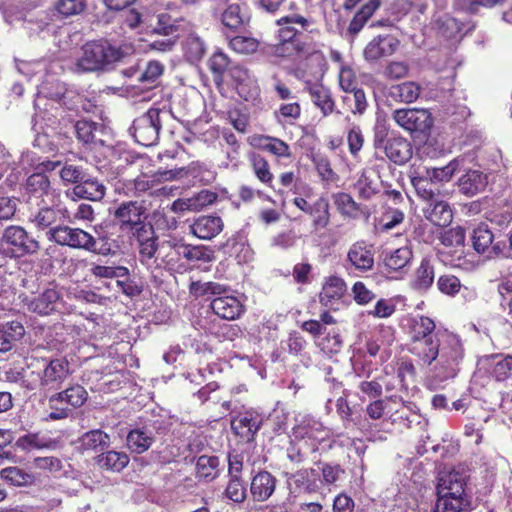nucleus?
Returning a JSON list of instances; mask_svg holds the SVG:
<instances>
[{
	"label": "nucleus",
	"instance_id": "7",
	"mask_svg": "<svg viewBox=\"0 0 512 512\" xmlns=\"http://www.w3.org/2000/svg\"><path fill=\"white\" fill-rule=\"evenodd\" d=\"M150 241H153L155 246L151 257L142 259L138 255L139 262L150 272L163 267L173 269L182 259H185V242L182 239L170 238L159 243L158 236L154 233Z\"/></svg>",
	"mask_w": 512,
	"mask_h": 512
},
{
	"label": "nucleus",
	"instance_id": "56",
	"mask_svg": "<svg viewBox=\"0 0 512 512\" xmlns=\"http://www.w3.org/2000/svg\"><path fill=\"white\" fill-rule=\"evenodd\" d=\"M209 67L215 80H222L223 74L230 68L228 56L222 52H215L209 60Z\"/></svg>",
	"mask_w": 512,
	"mask_h": 512
},
{
	"label": "nucleus",
	"instance_id": "38",
	"mask_svg": "<svg viewBox=\"0 0 512 512\" xmlns=\"http://www.w3.org/2000/svg\"><path fill=\"white\" fill-rule=\"evenodd\" d=\"M412 259V251L408 247H400L394 250L385 251L383 264L391 271L404 269Z\"/></svg>",
	"mask_w": 512,
	"mask_h": 512
},
{
	"label": "nucleus",
	"instance_id": "8",
	"mask_svg": "<svg viewBox=\"0 0 512 512\" xmlns=\"http://www.w3.org/2000/svg\"><path fill=\"white\" fill-rule=\"evenodd\" d=\"M2 253L9 258L32 256L39 252L40 242L19 225L7 226L0 237Z\"/></svg>",
	"mask_w": 512,
	"mask_h": 512
},
{
	"label": "nucleus",
	"instance_id": "63",
	"mask_svg": "<svg viewBox=\"0 0 512 512\" xmlns=\"http://www.w3.org/2000/svg\"><path fill=\"white\" fill-rule=\"evenodd\" d=\"M320 470L322 473V479L319 480L320 484H334L344 474V469L339 464L323 463Z\"/></svg>",
	"mask_w": 512,
	"mask_h": 512
},
{
	"label": "nucleus",
	"instance_id": "48",
	"mask_svg": "<svg viewBox=\"0 0 512 512\" xmlns=\"http://www.w3.org/2000/svg\"><path fill=\"white\" fill-rule=\"evenodd\" d=\"M488 358L494 362L492 376L495 380L504 381L512 375V355L492 354Z\"/></svg>",
	"mask_w": 512,
	"mask_h": 512
},
{
	"label": "nucleus",
	"instance_id": "40",
	"mask_svg": "<svg viewBox=\"0 0 512 512\" xmlns=\"http://www.w3.org/2000/svg\"><path fill=\"white\" fill-rule=\"evenodd\" d=\"M434 277V266L429 259L424 258L415 272V278L412 283L413 288L419 291H426L433 284Z\"/></svg>",
	"mask_w": 512,
	"mask_h": 512
},
{
	"label": "nucleus",
	"instance_id": "1",
	"mask_svg": "<svg viewBox=\"0 0 512 512\" xmlns=\"http://www.w3.org/2000/svg\"><path fill=\"white\" fill-rule=\"evenodd\" d=\"M429 348L431 352L419 359L421 363L430 367L439 381L454 378L465 356L461 339L453 333L444 332Z\"/></svg>",
	"mask_w": 512,
	"mask_h": 512
},
{
	"label": "nucleus",
	"instance_id": "50",
	"mask_svg": "<svg viewBox=\"0 0 512 512\" xmlns=\"http://www.w3.org/2000/svg\"><path fill=\"white\" fill-rule=\"evenodd\" d=\"M248 16L244 13L238 4H232L222 14V23L230 28L237 29L248 21Z\"/></svg>",
	"mask_w": 512,
	"mask_h": 512
},
{
	"label": "nucleus",
	"instance_id": "29",
	"mask_svg": "<svg viewBox=\"0 0 512 512\" xmlns=\"http://www.w3.org/2000/svg\"><path fill=\"white\" fill-rule=\"evenodd\" d=\"M60 299L59 292L55 288H47L38 296L28 301V309L40 315H48L56 309Z\"/></svg>",
	"mask_w": 512,
	"mask_h": 512
},
{
	"label": "nucleus",
	"instance_id": "2",
	"mask_svg": "<svg viewBox=\"0 0 512 512\" xmlns=\"http://www.w3.org/2000/svg\"><path fill=\"white\" fill-rule=\"evenodd\" d=\"M145 213L146 208L142 202L130 200L120 203L113 214L120 230L131 234L137 242L138 255L142 259L150 258L155 247L154 242L150 241L155 230L144 221Z\"/></svg>",
	"mask_w": 512,
	"mask_h": 512
},
{
	"label": "nucleus",
	"instance_id": "20",
	"mask_svg": "<svg viewBox=\"0 0 512 512\" xmlns=\"http://www.w3.org/2000/svg\"><path fill=\"white\" fill-rule=\"evenodd\" d=\"M347 261L359 272H368L374 267V253L372 245L365 241L353 243L347 252Z\"/></svg>",
	"mask_w": 512,
	"mask_h": 512
},
{
	"label": "nucleus",
	"instance_id": "31",
	"mask_svg": "<svg viewBox=\"0 0 512 512\" xmlns=\"http://www.w3.org/2000/svg\"><path fill=\"white\" fill-rule=\"evenodd\" d=\"M154 442L152 430L145 426L131 430L126 437V444L131 452L142 454L147 451Z\"/></svg>",
	"mask_w": 512,
	"mask_h": 512
},
{
	"label": "nucleus",
	"instance_id": "35",
	"mask_svg": "<svg viewBox=\"0 0 512 512\" xmlns=\"http://www.w3.org/2000/svg\"><path fill=\"white\" fill-rule=\"evenodd\" d=\"M422 88L414 81H406L400 84L392 85L388 90V96L398 102L410 104L415 102Z\"/></svg>",
	"mask_w": 512,
	"mask_h": 512
},
{
	"label": "nucleus",
	"instance_id": "44",
	"mask_svg": "<svg viewBox=\"0 0 512 512\" xmlns=\"http://www.w3.org/2000/svg\"><path fill=\"white\" fill-rule=\"evenodd\" d=\"M493 239L494 236L492 232L485 225H479L473 231L472 243L478 253H486L490 252V250H494L497 246L492 245Z\"/></svg>",
	"mask_w": 512,
	"mask_h": 512
},
{
	"label": "nucleus",
	"instance_id": "16",
	"mask_svg": "<svg viewBox=\"0 0 512 512\" xmlns=\"http://www.w3.org/2000/svg\"><path fill=\"white\" fill-rule=\"evenodd\" d=\"M276 23L280 26L278 31L279 41L283 45L291 44L296 50L300 51L301 48L297 41L300 32L294 25H299L303 30L308 31L310 25L313 24V20L296 13H290L279 18Z\"/></svg>",
	"mask_w": 512,
	"mask_h": 512
},
{
	"label": "nucleus",
	"instance_id": "52",
	"mask_svg": "<svg viewBox=\"0 0 512 512\" xmlns=\"http://www.w3.org/2000/svg\"><path fill=\"white\" fill-rule=\"evenodd\" d=\"M163 71L164 65L162 63L156 60L149 61L145 69L140 71L137 80L146 86H153L163 74Z\"/></svg>",
	"mask_w": 512,
	"mask_h": 512
},
{
	"label": "nucleus",
	"instance_id": "62",
	"mask_svg": "<svg viewBox=\"0 0 512 512\" xmlns=\"http://www.w3.org/2000/svg\"><path fill=\"white\" fill-rule=\"evenodd\" d=\"M85 6L84 0H59L55 8L60 15L69 17L80 14L85 9Z\"/></svg>",
	"mask_w": 512,
	"mask_h": 512
},
{
	"label": "nucleus",
	"instance_id": "26",
	"mask_svg": "<svg viewBox=\"0 0 512 512\" xmlns=\"http://www.w3.org/2000/svg\"><path fill=\"white\" fill-rule=\"evenodd\" d=\"M277 479L268 471H259L251 479L250 493L254 501L264 502L275 492Z\"/></svg>",
	"mask_w": 512,
	"mask_h": 512
},
{
	"label": "nucleus",
	"instance_id": "10",
	"mask_svg": "<svg viewBox=\"0 0 512 512\" xmlns=\"http://www.w3.org/2000/svg\"><path fill=\"white\" fill-rule=\"evenodd\" d=\"M441 243L444 248L439 253L445 263L462 269L472 267V262L466 259L465 230L462 227L446 230L441 236Z\"/></svg>",
	"mask_w": 512,
	"mask_h": 512
},
{
	"label": "nucleus",
	"instance_id": "13",
	"mask_svg": "<svg viewBox=\"0 0 512 512\" xmlns=\"http://www.w3.org/2000/svg\"><path fill=\"white\" fill-rule=\"evenodd\" d=\"M392 119L405 131L413 134H425L433 126V118L427 109L401 108L392 113Z\"/></svg>",
	"mask_w": 512,
	"mask_h": 512
},
{
	"label": "nucleus",
	"instance_id": "14",
	"mask_svg": "<svg viewBox=\"0 0 512 512\" xmlns=\"http://www.w3.org/2000/svg\"><path fill=\"white\" fill-rule=\"evenodd\" d=\"M42 389L57 390L72 374L71 366L66 358L43 360V367L36 372Z\"/></svg>",
	"mask_w": 512,
	"mask_h": 512
},
{
	"label": "nucleus",
	"instance_id": "12",
	"mask_svg": "<svg viewBox=\"0 0 512 512\" xmlns=\"http://www.w3.org/2000/svg\"><path fill=\"white\" fill-rule=\"evenodd\" d=\"M160 113V109L150 108L133 121L130 130L137 143L149 147L158 142L161 130Z\"/></svg>",
	"mask_w": 512,
	"mask_h": 512
},
{
	"label": "nucleus",
	"instance_id": "9",
	"mask_svg": "<svg viewBox=\"0 0 512 512\" xmlns=\"http://www.w3.org/2000/svg\"><path fill=\"white\" fill-rule=\"evenodd\" d=\"M190 23L182 17H176L171 13L163 12L157 15V22L153 26V32L164 38L152 41L151 49L160 52L171 51L181 36V33L188 30Z\"/></svg>",
	"mask_w": 512,
	"mask_h": 512
},
{
	"label": "nucleus",
	"instance_id": "28",
	"mask_svg": "<svg viewBox=\"0 0 512 512\" xmlns=\"http://www.w3.org/2000/svg\"><path fill=\"white\" fill-rule=\"evenodd\" d=\"M304 84V89L310 94L314 105L321 110L324 116L330 115L335 107L330 90L319 82L306 80Z\"/></svg>",
	"mask_w": 512,
	"mask_h": 512
},
{
	"label": "nucleus",
	"instance_id": "24",
	"mask_svg": "<svg viewBox=\"0 0 512 512\" xmlns=\"http://www.w3.org/2000/svg\"><path fill=\"white\" fill-rule=\"evenodd\" d=\"M345 292V281L340 277L331 276L323 284L322 290L319 294V301L323 306L337 310L338 304Z\"/></svg>",
	"mask_w": 512,
	"mask_h": 512
},
{
	"label": "nucleus",
	"instance_id": "43",
	"mask_svg": "<svg viewBox=\"0 0 512 512\" xmlns=\"http://www.w3.org/2000/svg\"><path fill=\"white\" fill-rule=\"evenodd\" d=\"M309 216L312 218L313 227L315 230L327 227L330 223L328 200L321 197L312 203V209L309 213Z\"/></svg>",
	"mask_w": 512,
	"mask_h": 512
},
{
	"label": "nucleus",
	"instance_id": "18",
	"mask_svg": "<svg viewBox=\"0 0 512 512\" xmlns=\"http://www.w3.org/2000/svg\"><path fill=\"white\" fill-rule=\"evenodd\" d=\"M422 212L425 219L439 227L448 226L453 219L452 209L443 196L425 201Z\"/></svg>",
	"mask_w": 512,
	"mask_h": 512
},
{
	"label": "nucleus",
	"instance_id": "55",
	"mask_svg": "<svg viewBox=\"0 0 512 512\" xmlns=\"http://www.w3.org/2000/svg\"><path fill=\"white\" fill-rule=\"evenodd\" d=\"M278 122L293 123L301 115V107L298 102L281 104L274 112Z\"/></svg>",
	"mask_w": 512,
	"mask_h": 512
},
{
	"label": "nucleus",
	"instance_id": "30",
	"mask_svg": "<svg viewBox=\"0 0 512 512\" xmlns=\"http://www.w3.org/2000/svg\"><path fill=\"white\" fill-rule=\"evenodd\" d=\"M24 334L25 328L18 321L0 323V353L10 351Z\"/></svg>",
	"mask_w": 512,
	"mask_h": 512
},
{
	"label": "nucleus",
	"instance_id": "17",
	"mask_svg": "<svg viewBox=\"0 0 512 512\" xmlns=\"http://www.w3.org/2000/svg\"><path fill=\"white\" fill-rule=\"evenodd\" d=\"M318 472L313 468L300 469L286 474V482L290 494H313L320 490Z\"/></svg>",
	"mask_w": 512,
	"mask_h": 512
},
{
	"label": "nucleus",
	"instance_id": "49",
	"mask_svg": "<svg viewBox=\"0 0 512 512\" xmlns=\"http://www.w3.org/2000/svg\"><path fill=\"white\" fill-rule=\"evenodd\" d=\"M183 50L190 62H196L204 56L206 48L201 38L192 33L184 41Z\"/></svg>",
	"mask_w": 512,
	"mask_h": 512
},
{
	"label": "nucleus",
	"instance_id": "51",
	"mask_svg": "<svg viewBox=\"0 0 512 512\" xmlns=\"http://www.w3.org/2000/svg\"><path fill=\"white\" fill-rule=\"evenodd\" d=\"M58 393L63 396L72 409L83 406L88 399L86 389L79 384L72 385Z\"/></svg>",
	"mask_w": 512,
	"mask_h": 512
},
{
	"label": "nucleus",
	"instance_id": "46",
	"mask_svg": "<svg viewBox=\"0 0 512 512\" xmlns=\"http://www.w3.org/2000/svg\"><path fill=\"white\" fill-rule=\"evenodd\" d=\"M249 161L257 179L260 182L271 186L274 176L270 171V165L268 161L263 156L256 153L249 154Z\"/></svg>",
	"mask_w": 512,
	"mask_h": 512
},
{
	"label": "nucleus",
	"instance_id": "34",
	"mask_svg": "<svg viewBox=\"0 0 512 512\" xmlns=\"http://www.w3.org/2000/svg\"><path fill=\"white\" fill-rule=\"evenodd\" d=\"M196 477L211 482L220 474V460L214 455H201L195 463Z\"/></svg>",
	"mask_w": 512,
	"mask_h": 512
},
{
	"label": "nucleus",
	"instance_id": "59",
	"mask_svg": "<svg viewBox=\"0 0 512 512\" xmlns=\"http://www.w3.org/2000/svg\"><path fill=\"white\" fill-rule=\"evenodd\" d=\"M246 486L241 478L230 477L225 490L226 496L236 503H242L246 498Z\"/></svg>",
	"mask_w": 512,
	"mask_h": 512
},
{
	"label": "nucleus",
	"instance_id": "4",
	"mask_svg": "<svg viewBox=\"0 0 512 512\" xmlns=\"http://www.w3.org/2000/svg\"><path fill=\"white\" fill-rule=\"evenodd\" d=\"M131 53L132 48L129 46L117 48L108 42L92 41L82 47L74 71L89 73L109 70L113 64L124 61Z\"/></svg>",
	"mask_w": 512,
	"mask_h": 512
},
{
	"label": "nucleus",
	"instance_id": "45",
	"mask_svg": "<svg viewBox=\"0 0 512 512\" xmlns=\"http://www.w3.org/2000/svg\"><path fill=\"white\" fill-rule=\"evenodd\" d=\"M48 406L50 412L47 419L50 420H62L68 418L73 409L69 406L63 396L59 393H55L48 398Z\"/></svg>",
	"mask_w": 512,
	"mask_h": 512
},
{
	"label": "nucleus",
	"instance_id": "11",
	"mask_svg": "<svg viewBox=\"0 0 512 512\" xmlns=\"http://www.w3.org/2000/svg\"><path fill=\"white\" fill-rule=\"evenodd\" d=\"M435 322L427 316H417L411 324V348L410 351L418 359L431 352L433 343L441 333H434Z\"/></svg>",
	"mask_w": 512,
	"mask_h": 512
},
{
	"label": "nucleus",
	"instance_id": "21",
	"mask_svg": "<svg viewBox=\"0 0 512 512\" xmlns=\"http://www.w3.org/2000/svg\"><path fill=\"white\" fill-rule=\"evenodd\" d=\"M66 194L71 199L78 198L100 201L106 194V187L97 178L90 177L86 174L79 185L74 186L70 191H67Z\"/></svg>",
	"mask_w": 512,
	"mask_h": 512
},
{
	"label": "nucleus",
	"instance_id": "19",
	"mask_svg": "<svg viewBox=\"0 0 512 512\" xmlns=\"http://www.w3.org/2000/svg\"><path fill=\"white\" fill-rule=\"evenodd\" d=\"M399 46V40L392 35H379L373 38L364 48L363 56L368 62H376L380 58L392 55Z\"/></svg>",
	"mask_w": 512,
	"mask_h": 512
},
{
	"label": "nucleus",
	"instance_id": "42",
	"mask_svg": "<svg viewBox=\"0 0 512 512\" xmlns=\"http://www.w3.org/2000/svg\"><path fill=\"white\" fill-rule=\"evenodd\" d=\"M26 189L32 196H30V202L33 198L37 201L44 195H47L50 190V181L43 172H36L30 175L26 181Z\"/></svg>",
	"mask_w": 512,
	"mask_h": 512
},
{
	"label": "nucleus",
	"instance_id": "33",
	"mask_svg": "<svg viewBox=\"0 0 512 512\" xmlns=\"http://www.w3.org/2000/svg\"><path fill=\"white\" fill-rule=\"evenodd\" d=\"M487 185V177L482 172L470 170L458 180V187L462 194L472 197L481 192Z\"/></svg>",
	"mask_w": 512,
	"mask_h": 512
},
{
	"label": "nucleus",
	"instance_id": "41",
	"mask_svg": "<svg viewBox=\"0 0 512 512\" xmlns=\"http://www.w3.org/2000/svg\"><path fill=\"white\" fill-rule=\"evenodd\" d=\"M0 476L13 486H31L36 481L32 473H28L16 466L3 468Z\"/></svg>",
	"mask_w": 512,
	"mask_h": 512
},
{
	"label": "nucleus",
	"instance_id": "27",
	"mask_svg": "<svg viewBox=\"0 0 512 512\" xmlns=\"http://www.w3.org/2000/svg\"><path fill=\"white\" fill-rule=\"evenodd\" d=\"M63 210L54 206L44 205L42 207L31 209L28 219L38 230H51L58 226L57 222L61 218Z\"/></svg>",
	"mask_w": 512,
	"mask_h": 512
},
{
	"label": "nucleus",
	"instance_id": "5",
	"mask_svg": "<svg viewBox=\"0 0 512 512\" xmlns=\"http://www.w3.org/2000/svg\"><path fill=\"white\" fill-rule=\"evenodd\" d=\"M46 237L60 246L84 250L97 255L107 256L112 252L107 238L99 237L97 239L81 228L67 225L54 226L53 229L46 232Z\"/></svg>",
	"mask_w": 512,
	"mask_h": 512
},
{
	"label": "nucleus",
	"instance_id": "61",
	"mask_svg": "<svg viewBox=\"0 0 512 512\" xmlns=\"http://www.w3.org/2000/svg\"><path fill=\"white\" fill-rule=\"evenodd\" d=\"M96 126L94 122L86 120L77 121L74 125L77 138L85 144L94 142Z\"/></svg>",
	"mask_w": 512,
	"mask_h": 512
},
{
	"label": "nucleus",
	"instance_id": "58",
	"mask_svg": "<svg viewBox=\"0 0 512 512\" xmlns=\"http://www.w3.org/2000/svg\"><path fill=\"white\" fill-rule=\"evenodd\" d=\"M334 202L343 215L352 216L360 207L348 193L340 192L334 195Z\"/></svg>",
	"mask_w": 512,
	"mask_h": 512
},
{
	"label": "nucleus",
	"instance_id": "60",
	"mask_svg": "<svg viewBox=\"0 0 512 512\" xmlns=\"http://www.w3.org/2000/svg\"><path fill=\"white\" fill-rule=\"evenodd\" d=\"M258 41L252 37L236 36L230 40L231 48L241 54H250L258 49Z\"/></svg>",
	"mask_w": 512,
	"mask_h": 512
},
{
	"label": "nucleus",
	"instance_id": "23",
	"mask_svg": "<svg viewBox=\"0 0 512 512\" xmlns=\"http://www.w3.org/2000/svg\"><path fill=\"white\" fill-rule=\"evenodd\" d=\"M386 157L396 165H404L413 155L411 143L402 136H392L383 148Z\"/></svg>",
	"mask_w": 512,
	"mask_h": 512
},
{
	"label": "nucleus",
	"instance_id": "57",
	"mask_svg": "<svg viewBox=\"0 0 512 512\" xmlns=\"http://www.w3.org/2000/svg\"><path fill=\"white\" fill-rule=\"evenodd\" d=\"M354 189L362 199H370L377 192L373 180L365 170L361 172L354 185Z\"/></svg>",
	"mask_w": 512,
	"mask_h": 512
},
{
	"label": "nucleus",
	"instance_id": "6",
	"mask_svg": "<svg viewBox=\"0 0 512 512\" xmlns=\"http://www.w3.org/2000/svg\"><path fill=\"white\" fill-rule=\"evenodd\" d=\"M196 296H207L212 311L221 319H238L245 311L241 301L231 294L229 288L217 282L193 283L191 287Z\"/></svg>",
	"mask_w": 512,
	"mask_h": 512
},
{
	"label": "nucleus",
	"instance_id": "53",
	"mask_svg": "<svg viewBox=\"0 0 512 512\" xmlns=\"http://www.w3.org/2000/svg\"><path fill=\"white\" fill-rule=\"evenodd\" d=\"M185 259L189 262H210L214 258L213 251L203 245H191L185 243Z\"/></svg>",
	"mask_w": 512,
	"mask_h": 512
},
{
	"label": "nucleus",
	"instance_id": "25",
	"mask_svg": "<svg viewBox=\"0 0 512 512\" xmlns=\"http://www.w3.org/2000/svg\"><path fill=\"white\" fill-rule=\"evenodd\" d=\"M223 220L220 216L203 215L191 224V233L199 239L211 240L222 232Z\"/></svg>",
	"mask_w": 512,
	"mask_h": 512
},
{
	"label": "nucleus",
	"instance_id": "37",
	"mask_svg": "<svg viewBox=\"0 0 512 512\" xmlns=\"http://www.w3.org/2000/svg\"><path fill=\"white\" fill-rule=\"evenodd\" d=\"M78 443L83 451L104 450L110 445V436L100 429H93L79 437Z\"/></svg>",
	"mask_w": 512,
	"mask_h": 512
},
{
	"label": "nucleus",
	"instance_id": "64",
	"mask_svg": "<svg viewBox=\"0 0 512 512\" xmlns=\"http://www.w3.org/2000/svg\"><path fill=\"white\" fill-rule=\"evenodd\" d=\"M437 287L443 294L455 296L461 289V282L454 275H442L437 281Z\"/></svg>",
	"mask_w": 512,
	"mask_h": 512
},
{
	"label": "nucleus",
	"instance_id": "54",
	"mask_svg": "<svg viewBox=\"0 0 512 512\" xmlns=\"http://www.w3.org/2000/svg\"><path fill=\"white\" fill-rule=\"evenodd\" d=\"M86 174L82 166L68 163L63 165L59 172L60 178L65 184H74V186L79 185Z\"/></svg>",
	"mask_w": 512,
	"mask_h": 512
},
{
	"label": "nucleus",
	"instance_id": "39",
	"mask_svg": "<svg viewBox=\"0 0 512 512\" xmlns=\"http://www.w3.org/2000/svg\"><path fill=\"white\" fill-rule=\"evenodd\" d=\"M253 145L278 157L290 156V148L288 144L275 137L263 135L255 137L253 138Z\"/></svg>",
	"mask_w": 512,
	"mask_h": 512
},
{
	"label": "nucleus",
	"instance_id": "36",
	"mask_svg": "<svg viewBox=\"0 0 512 512\" xmlns=\"http://www.w3.org/2000/svg\"><path fill=\"white\" fill-rule=\"evenodd\" d=\"M129 456L122 451L109 450L96 456L95 462L99 468L120 472L129 464Z\"/></svg>",
	"mask_w": 512,
	"mask_h": 512
},
{
	"label": "nucleus",
	"instance_id": "47",
	"mask_svg": "<svg viewBox=\"0 0 512 512\" xmlns=\"http://www.w3.org/2000/svg\"><path fill=\"white\" fill-rule=\"evenodd\" d=\"M459 159H454L450 161L446 166L439 168H425L424 170L427 172L430 181H434L437 185L441 183L449 182L455 172L459 168Z\"/></svg>",
	"mask_w": 512,
	"mask_h": 512
},
{
	"label": "nucleus",
	"instance_id": "32",
	"mask_svg": "<svg viewBox=\"0 0 512 512\" xmlns=\"http://www.w3.org/2000/svg\"><path fill=\"white\" fill-rule=\"evenodd\" d=\"M411 184L416 194L425 202L442 196L434 181H430L425 170L417 171L411 176Z\"/></svg>",
	"mask_w": 512,
	"mask_h": 512
},
{
	"label": "nucleus",
	"instance_id": "3",
	"mask_svg": "<svg viewBox=\"0 0 512 512\" xmlns=\"http://www.w3.org/2000/svg\"><path fill=\"white\" fill-rule=\"evenodd\" d=\"M469 476L464 469L453 468L440 474L434 512H462L470 506L466 491Z\"/></svg>",
	"mask_w": 512,
	"mask_h": 512
},
{
	"label": "nucleus",
	"instance_id": "15",
	"mask_svg": "<svg viewBox=\"0 0 512 512\" xmlns=\"http://www.w3.org/2000/svg\"><path fill=\"white\" fill-rule=\"evenodd\" d=\"M293 435L295 439L312 440V451L318 449V444L329 438L330 431L319 420L312 416L305 415L297 419V423L293 427Z\"/></svg>",
	"mask_w": 512,
	"mask_h": 512
},
{
	"label": "nucleus",
	"instance_id": "22",
	"mask_svg": "<svg viewBox=\"0 0 512 512\" xmlns=\"http://www.w3.org/2000/svg\"><path fill=\"white\" fill-rule=\"evenodd\" d=\"M262 425V417L255 411H245L234 417L231 428L236 435L251 441Z\"/></svg>",
	"mask_w": 512,
	"mask_h": 512
}]
</instances>
